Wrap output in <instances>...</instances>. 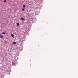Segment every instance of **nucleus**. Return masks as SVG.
I'll return each instance as SVG.
<instances>
[{"instance_id": "nucleus-2", "label": "nucleus", "mask_w": 78, "mask_h": 78, "mask_svg": "<svg viewBox=\"0 0 78 78\" xmlns=\"http://www.w3.org/2000/svg\"><path fill=\"white\" fill-rule=\"evenodd\" d=\"M11 36L12 37H14V34H11Z\"/></svg>"}, {"instance_id": "nucleus-8", "label": "nucleus", "mask_w": 78, "mask_h": 78, "mask_svg": "<svg viewBox=\"0 0 78 78\" xmlns=\"http://www.w3.org/2000/svg\"><path fill=\"white\" fill-rule=\"evenodd\" d=\"M23 8H25V7H26V6H25V5H23Z\"/></svg>"}, {"instance_id": "nucleus-5", "label": "nucleus", "mask_w": 78, "mask_h": 78, "mask_svg": "<svg viewBox=\"0 0 78 78\" xmlns=\"http://www.w3.org/2000/svg\"><path fill=\"white\" fill-rule=\"evenodd\" d=\"M24 10H25V8H23L22 9V11H23Z\"/></svg>"}, {"instance_id": "nucleus-7", "label": "nucleus", "mask_w": 78, "mask_h": 78, "mask_svg": "<svg viewBox=\"0 0 78 78\" xmlns=\"http://www.w3.org/2000/svg\"><path fill=\"white\" fill-rule=\"evenodd\" d=\"M6 2V0H4L3 1L4 3H5Z\"/></svg>"}, {"instance_id": "nucleus-6", "label": "nucleus", "mask_w": 78, "mask_h": 78, "mask_svg": "<svg viewBox=\"0 0 78 78\" xmlns=\"http://www.w3.org/2000/svg\"><path fill=\"white\" fill-rule=\"evenodd\" d=\"M20 25V24L19 23H17V26H19Z\"/></svg>"}, {"instance_id": "nucleus-10", "label": "nucleus", "mask_w": 78, "mask_h": 78, "mask_svg": "<svg viewBox=\"0 0 78 78\" xmlns=\"http://www.w3.org/2000/svg\"><path fill=\"white\" fill-rule=\"evenodd\" d=\"M5 42L6 43H8V41H5Z\"/></svg>"}, {"instance_id": "nucleus-9", "label": "nucleus", "mask_w": 78, "mask_h": 78, "mask_svg": "<svg viewBox=\"0 0 78 78\" xmlns=\"http://www.w3.org/2000/svg\"><path fill=\"white\" fill-rule=\"evenodd\" d=\"M2 34H5V32H2Z\"/></svg>"}, {"instance_id": "nucleus-1", "label": "nucleus", "mask_w": 78, "mask_h": 78, "mask_svg": "<svg viewBox=\"0 0 78 78\" xmlns=\"http://www.w3.org/2000/svg\"><path fill=\"white\" fill-rule=\"evenodd\" d=\"M20 19L22 20H25V19H24V18H23V17H21L20 18Z\"/></svg>"}, {"instance_id": "nucleus-3", "label": "nucleus", "mask_w": 78, "mask_h": 78, "mask_svg": "<svg viewBox=\"0 0 78 78\" xmlns=\"http://www.w3.org/2000/svg\"><path fill=\"white\" fill-rule=\"evenodd\" d=\"M0 38H1V39H3V35H0Z\"/></svg>"}, {"instance_id": "nucleus-11", "label": "nucleus", "mask_w": 78, "mask_h": 78, "mask_svg": "<svg viewBox=\"0 0 78 78\" xmlns=\"http://www.w3.org/2000/svg\"><path fill=\"white\" fill-rule=\"evenodd\" d=\"M36 15H37V14H36Z\"/></svg>"}, {"instance_id": "nucleus-4", "label": "nucleus", "mask_w": 78, "mask_h": 78, "mask_svg": "<svg viewBox=\"0 0 78 78\" xmlns=\"http://www.w3.org/2000/svg\"><path fill=\"white\" fill-rule=\"evenodd\" d=\"M16 44V42L14 41V42H13V45H15Z\"/></svg>"}]
</instances>
